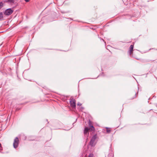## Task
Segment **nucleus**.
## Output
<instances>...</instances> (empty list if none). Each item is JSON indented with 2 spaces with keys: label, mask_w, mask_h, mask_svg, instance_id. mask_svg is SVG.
<instances>
[{
  "label": "nucleus",
  "mask_w": 157,
  "mask_h": 157,
  "mask_svg": "<svg viewBox=\"0 0 157 157\" xmlns=\"http://www.w3.org/2000/svg\"><path fill=\"white\" fill-rule=\"evenodd\" d=\"M134 46L133 45H130V51H129V53L131 55L132 53V52L133 51Z\"/></svg>",
  "instance_id": "0eeeda50"
},
{
  "label": "nucleus",
  "mask_w": 157,
  "mask_h": 157,
  "mask_svg": "<svg viewBox=\"0 0 157 157\" xmlns=\"http://www.w3.org/2000/svg\"><path fill=\"white\" fill-rule=\"evenodd\" d=\"M0 147H2V146H1V144L0 143Z\"/></svg>",
  "instance_id": "a211bd4d"
},
{
  "label": "nucleus",
  "mask_w": 157,
  "mask_h": 157,
  "mask_svg": "<svg viewBox=\"0 0 157 157\" xmlns=\"http://www.w3.org/2000/svg\"><path fill=\"white\" fill-rule=\"evenodd\" d=\"M81 109H83V107H81Z\"/></svg>",
  "instance_id": "6ab92c4d"
},
{
  "label": "nucleus",
  "mask_w": 157,
  "mask_h": 157,
  "mask_svg": "<svg viewBox=\"0 0 157 157\" xmlns=\"http://www.w3.org/2000/svg\"><path fill=\"white\" fill-rule=\"evenodd\" d=\"M138 93L137 92V94H138ZM136 94H137V93H136L134 97L132 99H133V98H135L136 97Z\"/></svg>",
  "instance_id": "4468645a"
},
{
  "label": "nucleus",
  "mask_w": 157,
  "mask_h": 157,
  "mask_svg": "<svg viewBox=\"0 0 157 157\" xmlns=\"http://www.w3.org/2000/svg\"><path fill=\"white\" fill-rule=\"evenodd\" d=\"M70 104L71 106L74 108H75L76 107V101L75 100L72 98L71 100L70 101Z\"/></svg>",
  "instance_id": "20e7f679"
},
{
  "label": "nucleus",
  "mask_w": 157,
  "mask_h": 157,
  "mask_svg": "<svg viewBox=\"0 0 157 157\" xmlns=\"http://www.w3.org/2000/svg\"><path fill=\"white\" fill-rule=\"evenodd\" d=\"M25 1L26 2H28L29 1V0H25Z\"/></svg>",
  "instance_id": "dca6fc26"
},
{
  "label": "nucleus",
  "mask_w": 157,
  "mask_h": 157,
  "mask_svg": "<svg viewBox=\"0 0 157 157\" xmlns=\"http://www.w3.org/2000/svg\"><path fill=\"white\" fill-rule=\"evenodd\" d=\"M13 12V10L11 8L7 9L4 12V14L6 15H9L11 14Z\"/></svg>",
  "instance_id": "f03ea898"
},
{
  "label": "nucleus",
  "mask_w": 157,
  "mask_h": 157,
  "mask_svg": "<svg viewBox=\"0 0 157 157\" xmlns=\"http://www.w3.org/2000/svg\"><path fill=\"white\" fill-rule=\"evenodd\" d=\"M107 130H106V132L107 133H109L111 131V130L109 129L108 128H106Z\"/></svg>",
  "instance_id": "9d476101"
},
{
  "label": "nucleus",
  "mask_w": 157,
  "mask_h": 157,
  "mask_svg": "<svg viewBox=\"0 0 157 157\" xmlns=\"http://www.w3.org/2000/svg\"><path fill=\"white\" fill-rule=\"evenodd\" d=\"M3 19V13L2 12H0V20H2Z\"/></svg>",
  "instance_id": "6e6552de"
},
{
  "label": "nucleus",
  "mask_w": 157,
  "mask_h": 157,
  "mask_svg": "<svg viewBox=\"0 0 157 157\" xmlns=\"http://www.w3.org/2000/svg\"><path fill=\"white\" fill-rule=\"evenodd\" d=\"M97 134H95L92 136L90 142V145L92 146H95L96 144L95 141L97 138Z\"/></svg>",
  "instance_id": "f257e3e1"
},
{
  "label": "nucleus",
  "mask_w": 157,
  "mask_h": 157,
  "mask_svg": "<svg viewBox=\"0 0 157 157\" xmlns=\"http://www.w3.org/2000/svg\"><path fill=\"white\" fill-rule=\"evenodd\" d=\"M3 6V3L2 2H0V8Z\"/></svg>",
  "instance_id": "9b49d317"
},
{
  "label": "nucleus",
  "mask_w": 157,
  "mask_h": 157,
  "mask_svg": "<svg viewBox=\"0 0 157 157\" xmlns=\"http://www.w3.org/2000/svg\"><path fill=\"white\" fill-rule=\"evenodd\" d=\"M7 2L11 4L14 3V0H7Z\"/></svg>",
  "instance_id": "1a4fd4ad"
},
{
  "label": "nucleus",
  "mask_w": 157,
  "mask_h": 157,
  "mask_svg": "<svg viewBox=\"0 0 157 157\" xmlns=\"http://www.w3.org/2000/svg\"><path fill=\"white\" fill-rule=\"evenodd\" d=\"M93 154H90L88 156V157H93Z\"/></svg>",
  "instance_id": "f8f14e48"
},
{
  "label": "nucleus",
  "mask_w": 157,
  "mask_h": 157,
  "mask_svg": "<svg viewBox=\"0 0 157 157\" xmlns=\"http://www.w3.org/2000/svg\"><path fill=\"white\" fill-rule=\"evenodd\" d=\"M90 128H89L87 127H85L84 130V133L85 135L87 136H88V131L89 130H90Z\"/></svg>",
  "instance_id": "39448f33"
},
{
  "label": "nucleus",
  "mask_w": 157,
  "mask_h": 157,
  "mask_svg": "<svg viewBox=\"0 0 157 157\" xmlns=\"http://www.w3.org/2000/svg\"><path fill=\"white\" fill-rule=\"evenodd\" d=\"M92 123L91 121L89 120V126L90 127V128H90V130L92 131H94L95 130V128L93 126L91 125Z\"/></svg>",
  "instance_id": "423d86ee"
},
{
  "label": "nucleus",
  "mask_w": 157,
  "mask_h": 157,
  "mask_svg": "<svg viewBox=\"0 0 157 157\" xmlns=\"http://www.w3.org/2000/svg\"><path fill=\"white\" fill-rule=\"evenodd\" d=\"M154 60H147V62H151V61H154Z\"/></svg>",
  "instance_id": "2eb2a0df"
},
{
  "label": "nucleus",
  "mask_w": 157,
  "mask_h": 157,
  "mask_svg": "<svg viewBox=\"0 0 157 157\" xmlns=\"http://www.w3.org/2000/svg\"><path fill=\"white\" fill-rule=\"evenodd\" d=\"M82 105V104L80 103V102H78L77 103L78 105L80 106Z\"/></svg>",
  "instance_id": "ddd939ff"
},
{
  "label": "nucleus",
  "mask_w": 157,
  "mask_h": 157,
  "mask_svg": "<svg viewBox=\"0 0 157 157\" xmlns=\"http://www.w3.org/2000/svg\"><path fill=\"white\" fill-rule=\"evenodd\" d=\"M18 139L17 137H16L14 140L13 146L15 148H17L18 145Z\"/></svg>",
  "instance_id": "7ed1b4c3"
},
{
  "label": "nucleus",
  "mask_w": 157,
  "mask_h": 157,
  "mask_svg": "<svg viewBox=\"0 0 157 157\" xmlns=\"http://www.w3.org/2000/svg\"><path fill=\"white\" fill-rule=\"evenodd\" d=\"M71 128H72V127H71V128H68V129H67V130H70V129Z\"/></svg>",
  "instance_id": "f3484780"
}]
</instances>
